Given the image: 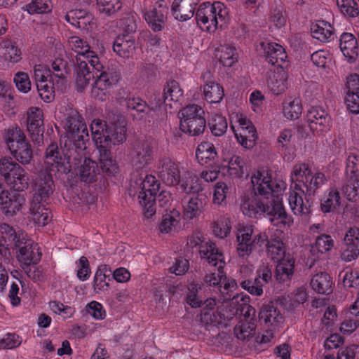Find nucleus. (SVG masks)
<instances>
[{"instance_id": "obj_58", "label": "nucleus", "mask_w": 359, "mask_h": 359, "mask_svg": "<svg viewBox=\"0 0 359 359\" xmlns=\"http://www.w3.org/2000/svg\"><path fill=\"white\" fill-rule=\"evenodd\" d=\"M340 205V196L338 191L332 189L329 192L328 196L320 203L321 210L324 213L333 211Z\"/></svg>"}, {"instance_id": "obj_31", "label": "nucleus", "mask_w": 359, "mask_h": 359, "mask_svg": "<svg viewBox=\"0 0 359 359\" xmlns=\"http://www.w3.org/2000/svg\"><path fill=\"white\" fill-rule=\"evenodd\" d=\"M135 49V41L131 36L118 35L113 43L114 51L123 58L131 57Z\"/></svg>"}, {"instance_id": "obj_6", "label": "nucleus", "mask_w": 359, "mask_h": 359, "mask_svg": "<svg viewBox=\"0 0 359 359\" xmlns=\"http://www.w3.org/2000/svg\"><path fill=\"white\" fill-rule=\"evenodd\" d=\"M203 109L197 104H190L182 108L179 112L180 130L191 136L202 134L206 127Z\"/></svg>"}, {"instance_id": "obj_47", "label": "nucleus", "mask_w": 359, "mask_h": 359, "mask_svg": "<svg viewBox=\"0 0 359 359\" xmlns=\"http://www.w3.org/2000/svg\"><path fill=\"white\" fill-rule=\"evenodd\" d=\"M287 74L283 69L275 72L268 81V86L274 95L283 93L287 88Z\"/></svg>"}, {"instance_id": "obj_19", "label": "nucleus", "mask_w": 359, "mask_h": 359, "mask_svg": "<svg viewBox=\"0 0 359 359\" xmlns=\"http://www.w3.org/2000/svg\"><path fill=\"white\" fill-rule=\"evenodd\" d=\"M345 103L348 109L353 114L359 113V75L351 74L346 83Z\"/></svg>"}, {"instance_id": "obj_46", "label": "nucleus", "mask_w": 359, "mask_h": 359, "mask_svg": "<svg viewBox=\"0 0 359 359\" xmlns=\"http://www.w3.org/2000/svg\"><path fill=\"white\" fill-rule=\"evenodd\" d=\"M215 57L224 67H231L237 62V53L234 47L230 45L221 46L216 50Z\"/></svg>"}, {"instance_id": "obj_50", "label": "nucleus", "mask_w": 359, "mask_h": 359, "mask_svg": "<svg viewBox=\"0 0 359 359\" xmlns=\"http://www.w3.org/2000/svg\"><path fill=\"white\" fill-rule=\"evenodd\" d=\"M100 13L108 17H114L123 8L122 0H97Z\"/></svg>"}, {"instance_id": "obj_29", "label": "nucleus", "mask_w": 359, "mask_h": 359, "mask_svg": "<svg viewBox=\"0 0 359 359\" xmlns=\"http://www.w3.org/2000/svg\"><path fill=\"white\" fill-rule=\"evenodd\" d=\"M168 13V7H162L160 9L153 8L145 13L144 18L154 32H160L165 25Z\"/></svg>"}, {"instance_id": "obj_64", "label": "nucleus", "mask_w": 359, "mask_h": 359, "mask_svg": "<svg viewBox=\"0 0 359 359\" xmlns=\"http://www.w3.org/2000/svg\"><path fill=\"white\" fill-rule=\"evenodd\" d=\"M52 68L55 77L64 79L67 74L71 73V67L68 62L62 58H55L52 63Z\"/></svg>"}, {"instance_id": "obj_42", "label": "nucleus", "mask_w": 359, "mask_h": 359, "mask_svg": "<svg viewBox=\"0 0 359 359\" xmlns=\"http://www.w3.org/2000/svg\"><path fill=\"white\" fill-rule=\"evenodd\" d=\"M196 156L198 161L201 164H207L214 162L217 154L213 144L208 142H201L196 150Z\"/></svg>"}, {"instance_id": "obj_36", "label": "nucleus", "mask_w": 359, "mask_h": 359, "mask_svg": "<svg viewBox=\"0 0 359 359\" xmlns=\"http://www.w3.org/2000/svg\"><path fill=\"white\" fill-rule=\"evenodd\" d=\"M66 20L79 29H86L93 20L92 15L85 9H72L65 15Z\"/></svg>"}, {"instance_id": "obj_53", "label": "nucleus", "mask_w": 359, "mask_h": 359, "mask_svg": "<svg viewBox=\"0 0 359 359\" xmlns=\"http://www.w3.org/2000/svg\"><path fill=\"white\" fill-rule=\"evenodd\" d=\"M76 57H81L82 60H86L90 70L94 71L95 75L103 70V65L100 63L97 55L88 48L85 51L79 52V55Z\"/></svg>"}, {"instance_id": "obj_30", "label": "nucleus", "mask_w": 359, "mask_h": 359, "mask_svg": "<svg viewBox=\"0 0 359 359\" xmlns=\"http://www.w3.org/2000/svg\"><path fill=\"white\" fill-rule=\"evenodd\" d=\"M238 299V297H233L230 302H224L218 306V312L221 316L222 327H227L229 323L239 314V311H242L243 309L241 308Z\"/></svg>"}, {"instance_id": "obj_2", "label": "nucleus", "mask_w": 359, "mask_h": 359, "mask_svg": "<svg viewBox=\"0 0 359 359\" xmlns=\"http://www.w3.org/2000/svg\"><path fill=\"white\" fill-rule=\"evenodd\" d=\"M291 180L292 188L301 190L306 196L312 198L327 182L328 177L318 170L313 173L308 164L302 163L294 166Z\"/></svg>"}, {"instance_id": "obj_3", "label": "nucleus", "mask_w": 359, "mask_h": 359, "mask_svg": "<svg viewBox=\"0 0 359 359\" xmlns=\"http://www.w3.org/2000/svg\"><path fill=\"white\" fill-rule=\"evenodd\" d=\"M66 137L67 146L72 147L68 156L75 154L76 150L84 153L89 140L88 132L82 117L76 110L72 109L66 118Z\"/></svg>"}, {"instance_id": "obj_55", "label": "nucleus", "mask_w": 359, "mask_h": 359, "mask_svg": "<svg viewBox=\"0 0 359 359\" xmlns=\"http://www.w3.org/2000/svg\"><path fill=\"white\" fill-rule=\"evenodd\" d=\"M307 294L306 289L304 287H299L296 290L292 297L290 299V305L287 306V300L285 298L279 299V304L284 306L287 310H293L297 305L303 304L306 301Z\"/></svg>"}, {"instance_id": "obj_43", "label": "nucleus", "mask_w": 359, "mask_h": 359, "mask_svg": "<svg viewBox=\"0 0 359 359\" xmlns=\"http://www.w3.org/2000/svg\"><path fill=\"white\" fill-rule=\"evenodd\" d=\"M0 56L13 63H16L22 59L20 50L15 42L10 40L4 41L0 44Z\"/></svg>"}, {"instance_id": "obj_48", "label": "nucleus", "mask_w": 359, "mask_h": 359, "mask_svg": "<svg viewBox=\"0 0 359 359\" xmlns=\"http://www.w3.org/2000/svg\"><path fill=\"white\" fill-rule=\"evenodd\" d=\"M342 191L347 200L353 202L359 201V175L346 176Z\"/></svg>"}, {"instance_id": "obj_49", "label": "nucleus", "mask_w": 359, "mask_h": 359, "mask_svg": "<svg viewBox=\"0 0 359 359\" xmlns=\"http://www.w3.org/2000/svg\"><path fill=\"white\" fill-rule=\"evenodd\" d=\"M109 121H103L99 118L94 119L90 126V130L93 135V140L95 142V144L97 148H101L102 142H99L100 141H102V140L105 137V134L107 133V128H108Z\"/></svg>"}, {"instance_id": "obj_11", "label": "nucleus", "mask_w": 359, "mask_h": 359, "mask_svg": "<svg viewBox=\"0 0 359 359\" xmlns=\"http://www.w3.org/2000/svg\"><path fill=\"white\" fill-rule=\"evenodd\" d=\"M32 186L31 201L46 203L54 191L55 184L52 175L47 170L40 172Z\"/></svg>"}, {"instance_id": "obj_57", "label": "nucleus", "mask_w": 359, "mask_h": 359, "mask_svg": "<svg viewBox=\"0 0 359 359\" xmlns=\"http://www.w3.org/2000/svg\"><path fill=\"white\" fill-rule=\"evenodd\" d=\"M163 93L167 97V100L170 102H178L183 95V90L180 88L177 81L169 80L164 86Z\"/></svg>"}, {"instance_id": "obj_34", "label": "nucleus", "mask_w": 359, "mask_h": 359, "mask_svg": "<svg viewBox=\"0 0 359 359\" xmlns=\"http://www.w3.org/2000/svg\"><path fill=\"white\" fill-rule=\"evenodd\" d=\"M284 256L278 262L276 268V278L279 282L290 280L294 273V259L283 252Z\"/></svg>"}, {"instance_id": "obj_33", "label": "nucleus", "mask_w": 359, "mask_h": 359, "mask_svg": "<svg viewBox=\"0 0 359 359\" xmlns=\"http://www.w3.org/2000/svg\"><path fill=\"white\" fill-rule=\"evenodd\" d=\"M100 153V171L108 176H114L119 172L116 161L112 158L111 149L97 148Z\"/></svg>"}, {"instance_id": "obj_4", "label": "nucleus", "mask_w": 359, "mask_h": 359, "mask_svg": "<svg viewBox=\"0 0 359 359\" xmlns=\"http://www.w3.org/2000/svg\"><path fill=\"white\" fill-rule=\"evenodd\" d=\"M72 147L67 146V141L65 142V146L62 151L58 149L57 144L52 142L46 149L45 157L46 162L53 166H55L58 172L64 174H69L72 169H78L79 164L81 163L84 153L80 154L76 150L75 154L72 156L67 155Z\"/></svg>"}, {"instance_id": "obj_41", "label": "nucleus", "mask_w": 359, "mask_h": 359, "mask_svg": "<svg viewBox=\"0 0 359 359\" xmlns=\"http://www.w3.org/2000/svg\"><path fill=\"white\" fill-rule=\"evenodd\" d=\"M201 258L207 259L208 264L215 266L219 262L224 264L223 253L217 248L216 244L212 241L205 243V248L199 250Z\"/></svg>"}, {"instance_id": "obj_10", "label": "nucleus", "mask_w": 359, "mask_h": 359, "mask_svg": "<svg viewBox=\"0 0 359 359\" xmlns=\"http://www.w3.org/2000/svg\"><path fill=\"white\" fill-rule=\"evenodd\" d=\"M107 128L105 137L102 141L101 140L103 144L101 148L111 150L113 146L122 144L126 141L128 137L126 123L121 117L117 116L114 120H109Z\"/></svg>"}, {"instance_id": "obj_23", "label": "nucleus", "mask_w": 359, "mask_h": 359, "mask_svg": "<svg viewBox=\"0 0 359 359\" xmlns=\"http://www.w3.org/2000/svg\"><path fill=\"white\" fill-rule=\"evenodd\" d=\"M344 241L346 248L342 253V258L346 262H351L359 256V228H350Z\"/></svg>"}, {"instance_id": "obj_56", "label": "nucleus", "mask_w": 359, "mask_h": 359, "mask_svg": "<svg viewBox=\"0 0 359 359\" xmlns=\"http://www.w3.org/2000/svg\"><path fill=\"white\" fill-rule=\"evenodd\" d=\"M208 126L215 136H221L227 130V121L224 116L214 114L208 121Z\"/></svg>"}, {"instance_id": "obj_32", "label": "nucleus", "mask_w": 359, "mask_h": 359, "mask_svg": "<svg viewBox=\"0 0 359 359\" xmlns=\"http://www.w3.org/2000/svg\"><path fill=\"white\" fill-rule=\"evenodd\" d=\"M310 285L315 292L320 294L328 295L333 291L332 278L326 272H320L314 275Z\"/></svg>"}, {"instance_id": "obj_60", "label": "nucleus", "mask_w": 359, "mask_h": 359, "mask_svg": "<svg viewBox=\"0 0 359 359\" xmlns=\"http://www.w3.org/2000/svg\"><path fill=\"white\" fill-rule=\"evenodd\" d=\"M337 5L345 16L355 18L359 14L358 4L355 0H337Z\"/></svg>"}, {"instance_id": "obj_12", "label": "nucleus", "mask_w": 359, "mask_h": 359, "mask_svg": "<svg viewBox=\"0 0 359 359\" xmlns=\"http://www.w3.org/2000/svg\"><path fill=\"white\" fill-rule=\"evenodd\" d=\"M27 130L33 142L40 144L43 142L44 123L43 111L38 107H31L27 111Z\"/></svg>"}, {"instance_id": "obj_26", "label": "nucleus", "mask_w": 359, "mask_h": 359, "mask_svg": "<svg viewBox=\"0 0 359 359\" xmlns=\"http://www.w3.org/2000/svg\"><path fill=\"white\" fill-rule=\"evenodd\" d=\"M339 47L349 63H353L358 57V42L351 33L344 32L340 36Z\"/></svg>"}, {"instance_id": "obj_61", "label": "nucleus", "mask_w": 359, "mask_h": 359, "mask_svg": "<svg viewBox=\"0 0 359 359\" xmlns=\"http://www.w3.org/2000/svg\"><path fill=\"white\" fill-rule=\"evenodd\" d=\"M302 107L298 100L295 99L288 103H284L283 113L285 116L288 119H297L302 114Z\"/></svg>"}, {"instance_id": "obj_51", "label": "nucleus", "mask_w": 359, "mask_h": 359, "mask_svg": "<svg viewBox=\"0 0 359 359\" xmlns=\"http://www.w3.org/2000/svg\"><path fill=\"white\" fill-rule=\"evenodd\" d=\"M95 82L101 87H105L110 89L120 79V75L113 70H102L97 74H95Z\"/></svg>"}, {"instance_id": "obj_21", "label": "nucleus", "mask_w": 359, "mask_h": 359, "mask_svg": "<svg viewBox=\"0 0 359 359\" xmlns=\"http://www.w3.org/2000/svg\"><path fill=\"white\" fill-rule=\"evenodd\" d=\"M207 201V196L203 193L195 194L190 197L185 196L182 199L184 215L190 219L198 217L203 212Z\"/></svg>"}, {"instance_id": "obj_17", "label": "nucleus", "mask_w": 359, "mask_h": 359, "mask_svg": "<svg viewBox=\"0 0 359 359\" xmlns=\"http://www.w3.org/2000/svg\"><path fill=\"white\" fill-rule=\"evenodd\" d=\"M74 65L75 84L78 92L82 93L90 81L95 79L94 71H91L87 62L81 57H76L73 60Z\"/></svg>"}, {"instance_id": "obj_39", "label": "nucleus", "mask_w": 359, "mask_h": 359, "mask_svg": "<svg viewBox=\"0 0 359 359\" xmlns=\"http://www.w3.org/2000/svg\"><path fill=\"white\" fill-rule=\"evenodd\" d=\"M311 31L312 36L321 42H329L334 36L333 27L329 22L324 20L313 25Z\"/></svg>"}, {"instance_id": "obj_16", "label": "nucleus", "mask_w": 359, "mask_h": 359, "mask_svg": "<svg viewBox=\"0 0 359 359\" xmlns=\"http://www.w3.org/2000/svg\"><path fill=\"white\" fill-rule=\"evenodd\" d=\"M311 130L323 133L330 129L331 117L321 107H312L306 114Z\"/></svg>"}, {"instance_id": "obj_25", "label": "nucleus", "mask_w": 359, "mask_h": 359, "mask_svg": "<svg viewBox=\"0 0 359 359\" xmlns=\"http://www.w3.org/2000/svg\"><path fill=\"white\" fill-rule=\"evenodd\" d=\"M125 102L126 107L134 118L142 120L152 116L148 103L141 97H128L125 100Z\"/></svg>"}, {"instance_id": "obj_22", "label": "nucleus", "mask_w": 359, "mask_h": 359, "mask_svg": "<svg viewBox=\"0 0 359 359\" xmlns=\"http://www.w3.org/2000/svg\"><path fill=\"white\" fill-rule=\"evenodd\" d=\"M200 0H174L171 6V13L179 21H187L191 18L196 6Z\"/></svg>"}, {"instance_id": "obj_14", "label": "nucleus", "mask_w": 359, "mask_h": 359, "mask_svg": "<svg viewBox=\"0 0 359 359\" xmlns=\"http://www.w3.org/2000/svg\"><path fill=\"white\" fill-rule=\"evenodd\" d=\"M131 155V161L134 167L137 169L144 168L153 158L152 142L148 140L136 141Z\"/></svg>"}, {"instance_id": "obj_45", "label": "nucleus", "mask_w": 359, "mask_h": 359, "mask_svg": "<svg viewBox=\"0 0 359 359\" xmlns=\"http://www.w3.org/2000/svg\"><path fill=\"white\" fill-rule=\"evenodd\" d=\"M23 168L11 157L5 156L0 159V174L6 181H11L14 175L23 172Z\"/></svg>"}, {"instance_id": "obj_62", "label": "nucleus", "mask_w": 359, "mask_h": 359, "mask_svg": "<svg viewBox=\"0 0 359 359\" xmlns=\"http://www.w3.org/2000/svg\"><path fill=\"white\" fill-rule=\"evenodd\" d=\"M50 0H32L26 6L27 11L30 14L45 13L51 11Z\"/></svg>"}, {"instance_id": "obj_13", "label": "nucleus", "mask_w": 359, "mask_h": 359, "mask_svg": "<svg viewBox=\"0 0 359 359\" xmlns=\"http://www.w3.org/2000/svg\"><path fill=\"white\" fill-rule=\"evenodd\" d=\"M25 203V194L15 191H1L0 208L7 217H12L18 212Z\"/></svg>"}, {"instance_id": "obj_38", "label": "nucleus", "mask_w": 359, "mask_h": 359, "mask_svg": "<svg viewBox=\"0 0 359 359\" xmlns=\"http://www.w3.org/2000/svg\"><path fill=\"white\" fill-rule=\"evenodd\" d=\"M259 320H263L265 324L273 325L274 323H280L283 320V317L280 311L275 307L273 302L268 304H263L259 313Z\"/></svg>"}, {"instance_id": "obj_37", "label": "nucleus", "mask_w": 359, "mask_h": 359, "mask_svg": "<svg viewBox=\"0 0 359 359\" xmlns=\"http://www.w3.org/2000/svg\"><path fill=\"white\" fill-rule=\"evenodd\" d=\"M231 128L233 130L238 142L244 148L250 149L254 147L258 138L257 130L254 126H250L248 128L245 127L244 129H240L239 132L236 130L233 126H231Z\"/></svg>"}, {"instance_id": "obj_7", "label": "nucleus", "mask_w": 359, "mask_h": 359, "mask_svg": "<svg viewBox=\"0 0 359 359\" xmlns=\"http://www.w3.org/2000/svg\"><path fill=\"white\" fill-rule=\"evenodd\" d=\"M139 203L143 208L144 216L150 218L156 213V196L160 190L161 184L156 177L147 175L141 183Z\"/></svg>"}, {"instance_id": "obj_28", "label": "nucleus", "mask_w": 359, "mask_h": 359, "mask_svg": "<svg viewBox=\"0 0 359 359\" xmlns=\"http://www.w3.org/2000/svg\"><path fill=\"white\" fill-rule=\"evenodd\" d=\"M43 202L30 201L29 212L32 220L39 226H44L51 220V212Z\"/></svg>"}, {"instance_id": "obj_27", "label": "nucleus", "mask_w": 359, "mask_h": 359, "mask_svg": "<svg viewBox=\"0 0 359 359\" xmlns=\"http://www.w3.org/2000/svg\"><path fill=\"white\" fill-rule=\"evenodd\" d=\"M289 203L294 214L307 218L312 212V198L306 196V202L296 191H292L289 196Z\"/></svg>"}, {"instance_id": "obj_9", "label": "nucleus", "mask_w": 359, "mask_h": 359, "mask_svg": "<svg viewBox=\"0 0 359 359\" xmlns=\"http://www.w3.org/2000/svg\"><path fill=\"white\" fill-rule=\"evenodd\" d=\"M255 192V191H254ZM258 192L255 193V196L251 198H245L241 204V209L244 215L257 218L259 216L266 214L269 217H273L276 219H280V213L276 211V208L270 204L265 197L260 198L257 197Z\"/></svg>"}, {"instance_id": "obj_40", "label": "nucleus", "mask_w": 359, "mask_h": 359, "mask_svg": "<svg viewBox=\"0 0 359 359\" xmlns=\"http://www.w3.org/2000/svg\"><path fill=\"white\" fill-rule=\"evenodd\" d=\"M266 60L272 65L281 66L279 62H285L287 54L280 45L278 43H268L264 48Z\"/></svg>"}, {"instance_id": "obj_44", "label": "nucleus", "mask_w": 359, "mask_h": 359, "mask_svg": "<svg viewBox=\"0 0 359 359\" xmlns=\"http://www.w3.org/2000/svg\"><path fill=\"white\" fill-rule=\"evenodd\" d=\"M118 21V26L122 32L121 35L130 36L136 32L137 29L136 16L133 12L130 11H124Z\"/></svg>"}, {"instance_id": "obj_24", "label": "nucleus", "mask_w": 359, "mask_h": 359, "mask_svg": "<svg viewBox=\"0 0 359 359\" xmlns=\"http://www.w3.org/2000/svg\"><path fill=\"white\" fill-rule=\"evenodd\" d=\"M176 185L178 190L187 194H195L203 191L200 179L191 171H186L180 175Z\"/></svg>"}, {"instance_id": "obj_8", "label": "nucleus", "mask_w": 359, "mask_h": 359, "mask_svg": "<svg viewBox=\"0 0 359 359\" xmlns=\"http://www.w3.org/2000/svg\"><path fill=\"white\" fill-rule=\"evenodd\" d=\"M24 240L23 234L13 226L5 223L0 225V259L9 264L13 259L10 249H17Z\"/></svg>"}, {"instance_id": "obj_18", "label": "nucleus", "mask_w": 359, "mask_h": 359, "mask_svg": "<svg viewBox=\"0 0 359 359\" xmlns=\"http://www.w3.org/2000/svg\"><path fill=\"white\" fill-rule=\"evenodd\" d=\"M17 259L20 262L21 266L26 265H36L40 261L41 253L39 252L36 243L32 241L24 240V243L17 247Z\"/></svg>"}, {"instance_id": "obj_54", "label": "nucleus", "mask_w": 359, "mask_h": 359, "mask_svg": "<svg viewBox=\"0 0 359 359\" xmlns=\"http://www.w3.org/2000/svg\"><path fill=\"white\" fill-rule=\"evenodd\" d=\"M180 216V212L175 209L170 210L163 215L162 221L159 224L160 231L162 233H169L172 231V228L178 224L177 217Z\"/></svg>"}, {"instance_id": "obj_59", "label": "nucleus", "mask_w": 359, "mask_h": 359, "mask_svg": "<svg viewBox=\"0 0 359 359\" xmlns=\"http://www.w3.org/2000/svg\"><path fill=\"white\" fill-rule=\"evenodd\" d=\"M7 182L12 184L11 191L23 193L29 187V177L26 171L23 170V172H19L14 175L11 181H7Z\"/></svg>"}, {"instance_id": "obj_1", "label": "nucleus", "mask_w": 359, "mask_h": 359, "mask_svg": "<svg viewBox=\"0 0 359 359\" xmlns=\"http://www.w3.org/2000/svg\"><path fill=\"white\" fill-rule=\"evenodd\" d=\"M251 183L253 190L258 192L262 197H265L271 204L276 211L280 213L282 222L284 224L290 225L293 219L288 215L283 204V191L285 187L283 181L273 182L271 177L264 176L261 171H257L251 177Z\"/></svg>"}, {"instance_id": "obj_52", "label": "nucleus", "mask_w": 359, "mask_h": 359, "mask_svg": "<svg viewBox=\"0 0 359 359\" xmlns=\"http://www.w3.org/2000/svg\"><path fill=\"white\" fill-rule=\"evenodd\" d=\"M203 92L205 100L210 103H219L224 96L223 88L214 82L205 85Z\"/></svg>"}, {"instance_id": "obj_15", "label": "nucleus", "mask_w": 359, "mask_h": 359, "mask_svg": "<svg viewBox=\"0 0 359 359\" xmlns=\"http://www.w3.org/2000/svg\"><path fill=\"white\" fill-rule=\"evenodd\" d=\"M198 25L209 32H214L219 26V21L214 13L213 4L205 2L201 4L196 12Z\"/></svg>"}, {"instance_id": "obj_35", "label": "nucleus", "mask_w": 359, "mask_h": 359, "mask_svg": "<svg viewBox=\"0 0 359 359\" xmlns=\"http://www.w3.org/2000/svg\"><path fill=\"white\" fill-rule=\"evenodd\" d=\"M85 154H86L84 153V155ZM83 163L79 164L81 165L79 170V178L81 182L85 183L90 184L95 182L97 180V175L100 174L98 164L90 158L85 157V156L83 157Z\"/></svg>"}, {"instance_id": "obj_20", "label": "nucleus", "mask_w": 359, "mask_h": 359, "mask_svg": "<svg viewBox=\"0 0 359 359\" xmlns=\"http://www.w3.org/2000/svg\"><path fill=\"white\" fill-rule=\"evenodd\" d=\"M158 177L168 186H175L180 177L178 165L169 158L159 160L158 166Z\"/></svg>"}, {"instance_id": "obj_63", "label": "nucleus", "mask_w": 359, "mask_h": 359, "mask_svg": "<svg viewBox=\"0 0 359 359\" xmlns=\"http://www.w3.org/2000/svg\"><path fill=\"white\" fill-rule=\"evenodd\" d=\"M201 321L205 325H212L222 327V321L221 316L218 312V306L211 312H201Z\"/></svg>"}, {"instance_id": "obj_5", "label": "nucleus", "mask_w": 359, "mask_h": 359, "mask_svg": "<svg viewBox=\"0 0 359 359\" xmlns=\"http://www.w3.org/2000/svg\"><path fill=\"white\" fill-rule=\"evenodd\" d=\"M5 140L11 154L18 161L23 165L30 163L33 158L32 149L23 131L19 127L8 128L5 135Z\"/></svg>"}]
</instances>
